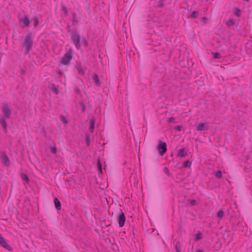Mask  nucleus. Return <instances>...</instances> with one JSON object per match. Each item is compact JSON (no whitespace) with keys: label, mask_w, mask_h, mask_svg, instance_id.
Here are the masks:
<instances>
[{"label":"nucleus","mask_w":252,"mask_h":252,"mask_svg":"<svg viewBox=\"0 0 252 252\" xmlns=\"http://www.w3.org/2000/svg\"><path fill=\"white\" fill-rule=\"evenodd\" d=\"M21 44L23 48L26 49L25 54H28L32 50L33 45V36L32 33L29 32L26 35L23 36L21 39Z\"/></svg>","instance_id":"obj_1"},{"label":"nucleus","mask_w":252,"mask_h":252,"mask_svg":"<svg viewBox=\"0 0 252 252\" xmlns=\"http://www.w3.org/2000/svg\"><path fill=\"white\" fill-rule=\"evenodd\" d=\"M71 38L72 43L74 44L77 49L81 48V36L78 33L77 31L75 30L71 33Z\"/></svg>","instance_id":"obj_2"},{"label":"nucleus","mask_w":252,"mask_h":252,"mask_svg":"<svg viewBox=\"0 0 252 252\" xmlns=\"http://www.w3.org/2000/svg\"><path fill=\"white\" fill-rule=\"evenodd\" d=\"M72 49H69L62 57L61 63L63 65H68L69 64L71 59H72Z\"/></svg>","instance_id":"obj_3"},{"label":"nucleus","mask_w":252,"mask_h":252,"mask_svg":"<svg viewBox=\"0 0 252 252\" xmlns=\"http://www.w3.org/2000/svg\"><path fill=\"white\" fill-rule=\"evenodd\" d=\"M2 111L3 115L1 118L9 119L11 115V110L7 104H4L2 107Z\"/></svg>","instance_id":"obj_4"},{"label":"nucleus","mask_w":252,"mask_h":252,"mask_svg":"<svg viewBox=\"0 0 252 252\" xmlns=\"http://www.w3.org/2000/svg\"><path fill=\"white\" fill-rule=\"evenodd\" d=\"M157 149L159 152V154L161 156L163 155L167 151V145L166 143L162 142L161 141H159L158 145L157 147Z\"/></svg>","instance_id":"obj_5"},{"label":"nucleus","mask_w":252,"mask_h":252,"mask_svg":"<svg viewBox=\"0 0 252 252\" xmlns=\"http://www.w3.org/2000/svg\"><path fill=\"white\" fill-rule=\"evenodd\" d=\"M120 213L117 217V221L119 223L120 227H123L126 221V217L125 214L122 212L121 209H120Z\"/></svg>","instance_id":"obj_6"},{"label":"nucleus","mask_w":252,"mask_h":252,"mask_svg":"<svg viewBox=\"0 0 252 252\" xmlns=\"http://www.w3.org/2000/svg\"><path fill=\"white\" fill-rule=\"evenodd\" d=\"M1 158H2V163H3L5 165L8 166L10 164V161L9 159L8 156L6 155V153L4 152H1Z\"/></svg>","instance_id":"obj_7"},{"label":"nucleus","mask_w":252,"mask_h":252,"mask_svg":"<svg viewBox=\"0 0 252 252\" xmlns=\"http://www.w3.org/2000/svg\"><path fill=\"white\" fill-rule=\"evenodd\" d=\"M19 21L20 23H23L25 24V27H28L30 25V20L28 18V15H24L23 18L20 17V16H18Z\"/></svg>","instance_id":"obj_8"},{"label":"nucleus","mask_w":252,"mask_h":252,"mask_svg":"<svg viewBox=\"0 0 252 252\" xmlns=\"http://www.w3.org/2000/svg\"><path fill=\"white\" fill-rule=\"evenodd\" d=\"M209 129L207 123H200L196 126V130L197 131H204Z\"/></svg>","instance_id":"obj_9"},{"label":"nucleus","mask_w":252,"mask_h":252,"mask_svg":"<svg viewBox=\"0 0 252 252\" xmlns=\"http://www.w3.org/2000/svg\"><path fill=\"white\" fill-rule=\"evenodd\" d=\"M0 245L9 251H11L12 250V248L7 244L6 240L4 238H2L0 240Z\"/></svg>","instance_id":"obj_10"},{"label":"nucleus","mask_w":252,"mask_h":252,"mask_svg":"<svg viewBox=\"0 0 252 252\" xmlns=\"http://www.w3.org/2000/svg\"><path fill=\"white\" fill-rule=\"evenodd\" d=\"M6 118H0V124L3 128L4 131L6 132L7 131V123L5 121Z\"/></svg>","instance_id":"obj_11"},{"label":"nucleus","mask_w":252,"mask_h":252,"mask_svg":"<svg viewBox=\"0 0 252 252\" xmlns=\"http://www.w3.org/2000/svg\"><path fill=\"white\" fill-rule=\"evenodd\" d=\"M54 202L56 208L58 210H60L61 209V203L60 200L57 197H55L54 198Z\"/></svg>","instance_id":"obj_12"},{"label":"nucleus","mask_w":252,"mask_h":252,"mask_svg":"<svg viewBox=\"0 0 252 252\" xmlns=\"http://www.w3.org/2000/svg\"><path fill=\"white\" fill-rule=\"evenodd\" d=\"M187 155V152L185 151L184 148L179 150L178 153V156L180 157H185Z\"/></svg>","instance_id":"obj_13"},{"label":"nucleus","mask_w":252,"mask_h":252,"mask_svg":"<svg viewBox=\"0 0 252 252\" xmlns=\"http://www.w3.org/2000/svg\"><path fill=\"white\" fill-rule=\"evenodd\" d=\"M93 80L94 81L95 84L97 86H100V82L99 81V77L98 75L96 74H94L93 76Z\"/></svg>","instance_id":"obj_14"},{"label":"nucleus","mask_w":252,"mask_h":252,"mask_svg":"<svg viewBox=\"0 0 252 252\" xmlns=\"http://www.w3.org/2000/svg\"><path fill=\"white\" fill-rule=\"evenodd\" d=\"M181 247L182 244L180 241H177L175 245L176 252H181Z\"/></svg>","instance_id":"obj_15"},{"label":"nucleus","mask_w":252,"mask_h":252,"mask_svg":"<svg viewBox=\"0 0 252 252\" xmlns=\"http://www.w3.org/2000/svg\"><path fill=\"white\" fill-rule=\"evenodd\" d=\"M95 119H92L90 121V126L89 127L90 131L92 132L94 130Z\"/></svg>","instance_id":"obj_16"},{"label":"nucleus","mask_w":252,"mask_h":252,"mask_svg":"<svg viewBox=\"0 0 252 252\" xmlns=\"http://www.w3.org/2000/svg\"><path fill=\"white\" fill-rule=\"evenodd\" d=\"M21 178L23 181H25L27 184H28L30 182V179L26 174L24 173H21Z\"/></svg>","instance_id":"obj_17"},{"label":"nucleus","mask_w":252,"mask_h":252,"mask_svg":"<svg viewBox=\"0 0 252 252\" xmlns=\"http://www.w3.org/2000/svg\"><path fill=\"white\" fill-rule=\"evenodd\" d=\"M50 88L56 94H58L59 93L58 89L56 87L55 85L51 84L50 85Z\"/></svg>","instance_id":"obj_18"},{"label":"nucleus","mask_w":252,"mask_h":252,"mask_svg":"<svg viewBox=\"0 0 252 252\" xmlns=\"http://www.w3.org/2000/svg\"><path fill=\"white\" fill-rule=\"evenodd\" d=\"M76 67L80 74L82 75H83L84 74V71L82 69V65L80 63H77V64Z\"/></svg>","instance_id":"obj_19"},{"label":"nucleus","mask_w":252,"mask_h":252,"mask_svg":"<svg viewBox=\"0 0 252 252\" xmlns=\"http://www.w3.org/2000/svg\"><path fill=\"white\" fill-rule=\"evenodd\" d=\"M165 1V0H159L158 2V4L155 5V7L156 8H162V7H163L165 5V4H164V1Z\"/></svg>","instance_id":"obj_20"},{"label":"nucleus","mask_w":252,"mask_h":252,"mask_svg":"<svg viewBox=\"0 0 252 252\" xmlns=\"http://www.w3.org/2000/svg\"><path fill=\"white\" fill-rule=\"evenodd\" d=\"M72 21H73V25H76L78 22L77 18V15L74 13H73L72 14Z\"/></svg>","instance_id":"obj_21"},{"label":"nucleus","mask_w":252,"mask_h":252,"mask_svg":"<svg viewBox=\"0 0 252 252\" xmlns=\"http://www.w3.org/2000/svg\"><path fill=\"white\" fill-rule=\"evenodd\" d=\"M234 13L235 15L237 17H240L241 14V10L237 8H234Z\"/></svg>","instance_id":"obj_22"},{"label":"nucleus","mask_w":252,"mask_h":252,"mask_svg":"<svg viewBox=\"0 0 252 252\" xmlns=\"http://www.w3.org/2000/svg\"><path fill=\"white\" fill-rule=\"evenodd\" d=\"M191 162L189 160H186L183 163V167H189L191 166Z\"/></svg>","instance_id":"obj_23"},{"label":"nucleus","mask_w":252,"mask_h":252,"mask_svg":"<svg viewBox=\"0 0 252 252\" xmlns=\"http://www.w3.org/2000/svg\"><path fill=\"white\" fill-rule=\"evenodd\" d=\"M61 6H62V10L63 11V13L64 14V15L65 16H66L67 15V13H68V12H67V9L66 8V7L65 6V5L62 3L61 4Z\"/></svg>","instance_id":"obj_24"},{"label":"nucleus","mask_w":252,"mask_h":252,"mask_svg":"<svg viewBox=\"0 0 252 252\" xmlns=\"http://www.w3.org/2000/svg\"><path fill=\"white\" fill-rule=\"evenodd\" d=\"M212 54L213 55L214 59H220L221 57V54L218 52L212 53Z\"/></svg>","instance_id":"obj_25"},{"label":"nucleus","mask_w":252,"mask_h":252,"mask_svg":"<svg viewBox=\"0 0 252 252\" xmlns=\"http://www.w3.org/2000/svg\"><path fill=\"white\" fill-rule=\"evenodd\" d=\"M226 25L228 27H231V26L234 25V22L233 20H232L231 19H229L226 22Z\"/></svg>","instance_id":"obj_26"},{"label":"nucleus","mask_w":252,"mask_h":252,"mask_svg":"<svg viewBox=\"0 0 252 252\" xmlns=\"http://www.w3.org/2000/svg\"><path fill=\"white\" fill-rule=\"evenodd\" d=\"M198 15V12L196 11H193L190 15V17L192 18H196L197 17Z\"/></svg>","instance_id":"obj_27"},{"label":"nucleus","mask_w":252,"mask_h":252,"mask_svg":"<svg viewBox=\"0 0 252 252\" xmlns=\"http://www.w3.org/2000/svg\"><path fill=\"white\" fill-rule=\"evenodd\" d=\"M202 237V234L201 233H198L196 234L195 241H197L200 240Z\"/></svg>","instance_id":"obj_28"},{"label":"nucleus","mask_w":252,"mask_h":252,"mask_svg":"<svg viewBox=\"0 0 252 252\" xmlns=\"http://www.w3.org/2000/svg\"><path fill=\"white\" fill-rule=\"evenodd\" d=\"M188 201L190 203V205L192 206L194 205H196L197 203V202L195 200H188Z\"/></svg>","instance_id":"obj_29"},{"label":"nucleus","mask_w":252,"mask_h":252,"mask_svg":"<svg viewBox=\"0 0 252 252\" xmlns=\"http://www.w3.org/2000/svg\"><path fill=\"white\" fill-rule=\"evenodd\" d=\"M224 215V213L222 210L219 211L217 213V217L220 219H221L223 217Z\"/></svg>","instance_id":"obj_30"},{"label":"nucleus","mask_w":252,"mask_h":252,"mask_svg":"<svg viewBox=\"0 0 252 252\" xmlns=\"http://www.w3.org/2000/svg\"><path fill=\"white\" fill-rule=\"evenodd\" d=\"M97 166H98V169L99 171L100 172H101V173H102V165L99 161V160L98 159V161H97Z\"/></svg>","instance_id":"obj_31"},{"label":"nucleus","mask_w":252,"mask_h":252,"mask_svg":"<svg viewBox=\"0 0 252 252\" xmlns=\"http://www.w3.org/2000/svg\"><path fill=\"white\" fill-rule=\"evenodd\" d=\"M215 176L217 178H221V176H222V173H221V171H218L216 174H215Z\"/></svg>","instance_id":"obj_32"},{"label":"nucleus","mask_w":252,"mask_h":252,"mask_svg":"<svg viewBox=\"0 0 252 252\" xmlns=\"http://www.w3.org/2000/svg\"><path fill=\"white\" fill-rule=\"evenodd\" d=\"M60 119L64 124H67L68 123L66 119L63 115H61L60 116Z\"/></svg>","instance_id":"obj_33"},{"label":"nucleus","mask_w":252,"mask_h":252,"mask_svg":"<svg viewBox=\"0 0 252 252\" xmlns=\"http://www.w3.org/2000/svg\"><path fill=\"white\" fill-rule=\"evenodd\" d=\"M163 171L168 176H170L171 174H170V173L169 172V169H168V168L167 167H164V169H163Z\"/></svg>","instance_id":"obj_34"},{"label":"nucleus","mask_w":252,"mask_h":252,"mask_svg":"<svg viewBox=\"0 0 252 252\" xmlns=\"http://www.w3.org/2000/svg\"><path fill=\"white\" fill-rule=\"evenodd\" d=\"M34 27H37L39 24L38 20L37 18H34L33 19Z\"/></svg>","instance_id":"obj_35"},{"label":"nucleus","mask_w":252,"mask_h":252,"mask_svg":"<svg viewBox=\"0 0 252 252\" xmlns=\"http://www.w3.org/2000/svg\"><path fill=\"white\" fill-rule=\"evenodd\" d=\"M80 106H81L82 112H84L86 110V107H85V104L83 102H81L80 103Z\"/></svg>","instance_id":"obj_36"},{"label":"nucleus","mask_w":252,"mask_h":252,"mask_svg":"<svg viewBox=\"0 0 252 252\" xmlns=\"http://www.w3.org/2000/svg\"><path fill=\"white\" fill-rule=\"evenodd\" d=\"M51 152L52 153L56 154L57 152V149L55 147H51L50 148Z\"/></svg>","instance_id":"obj_37"},{"label":"nucleus","mask_w":252,"mask_h":252,"mask_svg":"<svg viewBox=\"0 0 252 252\" xmlns=\"http://www.w3.org/2000/svg\"><path fill=\"white\" fill-rule=\"evenodd\" d=\"M183 128V126H177L175 127V129L178 131H181Z\"/></svg>","instance_id":"obj_38"},{"label":"nucleus","mask_w":252,"mask_h":252,"mask_svg":"<svg viewBox=\"0 0 252 252\" xmlns=\"http://www.w3.org/2000/svg\"><path fill=\"white\" fill-rule=\"evenodd\" d=\"M82 42L84 44L85 46H86V47L88 46V43L85 38L82 39Z\"/></svg>","instance_id":"obj_39"},{"label":"nucleus","mask_w":252,"mask_h":252,"mask_svg":"<svg viewBox=\"0 0 252 252\" xmlns=\"http://www.w3.org/2000/svg\"><path fill=\"white\" fill-rule=\"evenodd\" d=\"M86 139L87 145L89 146L90 144L89 137L88 134H86Z\"/></svg>","instance_id":"obj_40"},{"label":"nucleus","mask_w":252,"mask_h":252,"mask_svg":"<svg viewBox=\"0 0 252 252\" xmlns=\"http://www.w3.org/2000/svg\"><path fill=\"white\" fill-rule=\"evenodd\" d=\"M174 121H175V118H174L173 117H170L168 120V121L169 123L173 122Z\"/></svg>","instance_id":"obj_41"},{"label":"nucleus","mask_w":252,"mask_h":252,"mask_svg":"<svg viewBox=\"0 0 252 252\" xmlns=\"http://www.w3.org/2000/svg\"><path fill=\"white\" fill-rule=\"evenodd\" d=\"M75 91L78 94H79L80 93V90L78 88H76L75 89Z\"/></svg>","instance_id":"obj_42"},{"label":"nucleus","mask_w":252,"mask_h":252,"mask_svg":"<svg viewBox=\"0 0 252 252\" xmlns=\"http://www.w3.org/2000/svg\"><path fill=\"white\" fill-rule=\"evenodd\" d=\"M197 252H204V251L203 250L199 249L197 251Z\"/></svg>","instance_id":"obj_43"},{"label":"nucleus","mask_w":252,"mask_h":252,"mask_svg":"<svg viewBox=\"0 0 252 252\" xmlns=\"http://www.w3.org/2000/svg\"><path fill=\"white\" fill-rule=\"evenodd\" d=\"M3 237H2L1 234H0V240H1V239H2Z\"/></svg>","instance_id":"obj_44"}]
</instances>
